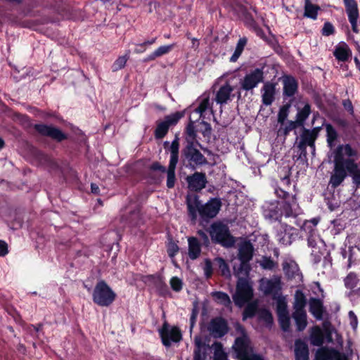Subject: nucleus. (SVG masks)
Returning <instances> with one entry per match:
<instances>
[{"instance_id": "obj_11", "label": "nucleus", "mask_w": 360, "mask_h": 360, "mask_svg": "<svg viewBox=\"0 0 360 360\" xmlns=\"http://www.w3.org/2000/svg\"><path fill=\"white\" fill-rule=\"evenodd\" d=\"M264 79V72L262 69L256 68L246 74L239 82L240 89L246 91L252 90L257 84Z\"/></svg>"}, {"instance_id": "obj_63", "label": "nucleus", "mask_w": 360, "mask_h": 360, "mask_svg": "<svg viewBox=\"0 0 360 360\" xmlns=\"http://www.w3.org/2000/svg\"><path fill=\"white\" fill-rule=\"evenodd\" d=\"M344 108L349 111L351 114L354 113V108L352 101L349 99H346L342 101Z\"/></svg>"}, {"instance_id": "obj_12", "label": "nucleus", "mask_w": 360, "mask_h": 360, "mask_svg": "<svg viewBox=\"0 0 360 360\" xmlns=\"http://www.w3.org/2000/svg\"><path fill=\"white\" fill-rule=\"evenodd\" d=\"M34 128L41 136L49 137L57 142H61L68 139L67 134L53 125L37 124L34 126Z\"/></svg>"}, {"instance_id": "obj_21", "label": "nucleus", "mask_w": 360, "mask_h": 360, "mask_svg": "<svg viewBox=\"0 0 360 360\" xmlns=\"http://www.w3.org/2000/svg\"><path fill=\"white\" fill-rule=\"evenodd\" d=\"M254 248L250 240H245L238 246V258L240 262H250L253 257Z\"/></svg>"}, {"instance_id": "obj_33", "label": "nucleus", "mask_w": 360, "mask_h": 360, "mask_svg": "<svg viewBox=\"0 0 360 360\" xmlns=\"http://www.w3.org/2000/svg\"><path fill=\"white\" fill-rule=\"evenodd\" d=\"M311 113V106L309 103H306L302 109H299L296 115L295 122L300 127H304L305 120Z\"/></svg>"}, {"instance_id": "obj_59", "label": "nucleus", "mask_w": 360, "mask_h": 360, "mask_svg": "<svg viewBox=\"0 0 360 360\" xmlns=\"http://www.w3.org/2000/svg\"><path fill=\"white\" fill-rule=\"evenodd\" d=\"M334 27L330 22H326L324 23L323 27L322 29L323 35L329 36L330 34H333L334 33Z\"/></svg>"}, {"instance_id": "obj_57", "label": "nucleus", "mask_w": 360, "mask_h": 360, "mask_svg": "<svg viewBox=\"0 0 360 360\" xmlns=\"http://www.w3.org/2000/svg\"><path fill=\"white\" fill-rule=\"evenodd\" d=\"M210 105V98L209 97H207L200 102V105L196 109V111L199 112L200 114H202L205 112L207 109L209 108Z\"/></svg>"}, {"instance_id": "obj_16", "label": "nucleus", "mask_w": 360, "mask_h": 360, "mask_svg": "<svg viewBox=\"0 0 360 360\" xmlns=\"http://www.w3.org/2000/svg\"><path fill=\"white\" fill-rule=\"evenodd\" d=\"M260 286L264 295H278L281 290V280L278 276H273L271 279H264L260 281Z\"/></svg>"}, {"instance_id": "obj_5", "label": "nucleus", "mask_w": 360, "mask_h": 360, "mask_svg": "<svg viewBox=\"0 0 360 360\" xmlns=\"http://www.w3.org/2000/svg\"><path fill=\"white\" fill-rule=\"evenodd\" d=\"M233 348L239 360H264L254 353L250 341L245 334L236 339Z\"/></svg>"}, {"instance_id": "obj_52", "label": "nucleus", "mask_w": 360, "mask_h": 360, "mask_svg": "<svg viewBox=\"0 0 360 360\" xmlns=\"http://www.w3.org/2000/svg\"><path fill=\"white\" fill-rule=\"evenodd\" d=\"M326 129L327 133V141L331 145L337 139V131L330 124H326Z\"/></svg>"}, {"instance_id": "obj_46", "label": "nucleus", "mask_w": 360, "mask_h": 360, "mask_svg": "<svg viewBox=\"0 0 360 360\" xmlns=\"http://www.w3.org/2000/svg\"><path fill=\"white\" fill-rule=\"evenodd\" d=\"M343 152L345 155L347 157H353L357 155V152L353 150L349 144H346L345 146L341 145L337 148L336 153L335 155L338 154H342L343 155Z\"/></svg>"}, {"instance_id": "obj_4", "label": "nucleus", "mask_w": 360, "mask_h": 360, "mask_svg": "<svg viewBox=\"0 0 360 360\" xmlns=\"http://www.w3.org/2000/svg\"><path fill=\"white\" fill-rule=\"evenodd\" d=\"M181 160L184 165L195 169L197 167L208 164L206 158L197 149L195 143L186 144L181 150Z\"/></svg>"}, {"instance_id": "obj_19", "label": "nucleus", "mask_w": 360, "mask_h": 360, "mask_svg": "<svg viewBox=\"0 0 360 360\" xmlns=\"http://www.w3.org/2000/svg\"><path fill=\"white\" fill-rule=\"evenodd\" d=\"M279 204L280 202L276 200L265 202L262 205L264 217L270 219L281 221L282 213H280Z\"/></svg>"}, {"instance_id": "obj_51", "label": "nucleus", "mask_w": 360, "mask_h": 360, "mask_svg": "<svg viewBox=\"0 0 360 360\" xmlns=\"http://www.w3.org/2000/svg\"><path fill=\"white\" fill-rule=\"evenodd\" d=\"M333 352V349L329 350L324 347L320 348L316 353V359L317 360H330Z\"/></svg>"}, {"instance_id": "obj_36", "label": "nucleus", "mask_w": 360, "mask_h": 360, "mask_svg": "<svg viewBox=\"0 0 360 360\" xmlns=\"http://www.w3.org/2000/svg\"><path fill=\"white\" fill-rule=\"evenodd\" d=\"M247 41H248V39L246 37L240 38L238 40L236 47V49H235V51L230 58L231 62H236L238 60V58L241 55V53L246 45Z\"/></svg>"}, {"instance_id": "obj_1", "label": "nucleus", "mask_w": 360, "mask_h": 360, "mask_svg": "<svg viewBox=\"0 0 360 360\" xmlns=\"http://www.w3.org/2000/svg\"><path fill=\"white\" fill-rule=\"evenodd\" d=\"M179 138L176 137L169 146L170 160L167 169L159 162H153L149 169L151 171H159L162 174L167 173V186L172 188L176 182L175 169L179 162Z\"/></svg>"}, {"instance_id": "obj_9", "label": "nucleus", "mask_w": 360, "mask_h": 360, "mask_svg": "<svg viewBox=\"0 0 360 360\" xmlns=\"http://www.w3.org/2000/svg\"><path fill=\"white\" fill-rule=\"evenodd\" d=\"M253 295V290L250 285L248 280L243 278L238 280L236 284V290L233 295V300L236 305L241 307L250 300Z\"/></svg>"}, {"instance_id": "obj_14", "label": "nucleus", "mask_w": 360, "mask_h": 360, "mask_svg": "<svg viewBox=\"0 0 360 360\" xmlns=\"http://www.w3.org/2000/svg\"><path fill=\"white\" fill-rule=\"evenodd\" d=\"M186 205L187 207L188 215L193 224H195L198 218V214H200V210L202 207L199 196L195 193H188L186 196Z\"/></svg>"}, {"instance_id": "obj_62", "label": "nucleus", "mask_w": 360, "mask_h": 360, "mask_svg": "<svg viewBox=\"0 0 360 360\" xmlns=\"http://www.w3.org/2000/svg\"><path fill=\"white\" fill-rule=\"evenodd\" d=\"M204 271L206 276L209 278L211 276L212 271V263L209 259L205 260Z\"/></svg>"}, {"instance_id": "obj_34", "label": "nucleus", "mask_w": 360, "mask_h": 360, "mask_svg": "<svg viewBox=\"0 0 360 360\" xmlns=\"http://www.w3.org/2000/svg\"><path fill=\"white\" fill-rule=\"evenodd\" d=\"M348 18H359L358 5L355 0H344Z\"/></svg>"}, {"instance_id": "obj_31", "label": "nucleus", "mask_w": 360, "mask_h": 360, "mask_svg": "<svg viewBox=\"0 0 360 360\" xmlns=\"http://www.w3.org/2000/svg\"><path fill=\"white\" fill-rule=\"evenodd\" d=\"M307 299L304 292L300 290H297L295 293L293 310L306 311Z\"/></svg>"}, {"instance_id": "obj_54", "label": "nucleus", "mask_w": 360, "mask_h": 360, "mask_svg": "<svg viewBox=\"0 0 360 360\" xmlns=\"http://www.w3.org/2000/svg\"><path fill=\"white\" fill-rule=\"evenodd\" d=\"M290 105H283L278 113V122L280 123L281 125H283L284 122L288 117V110H289Z\"/></svg>"}, {"instance_id": "obj_40", "label": "nucleus", "mask_w": 360, "mask_h": 360, "mask_svg": "<svg viewBox=\"0 0 360 360\" xmlns=\"http://www.w3.org/2000/svg\"><path fill=\"white\" fill-rule=\"evenodd\" d=\"M260 266L265 270H274L278 266L276 262L274 261L270 257L264 256L259 262Z\"/></svg>"}, {"instance_id": "obj_55", "label": "nucleus", "mask_w": 360, "mask_h": 360, "mask_svg": "<svg viewBox=\"0 0 360 360\" xmlns=\"http://www.w3.org/2000/svg\"><path fill=\"white\" fill-rule=\"evenodd\" d=\"M179 248L176 243L173 241H170L167 245V253L168 255L172 258L179 252Z\"/></svg>"}, {"instance_id": "obj_18", "label": "nucleus", "mask_w": 360, "mask_h": 360, "mask_svg": "<svg viewBox=\"0 0 360 360\" xmlns=\"http://www.w3.org/2000/svg\"><path fill=\"white\" fill-rule=\"evenodd\" d=\"M162 343L165 346L169 347L171 341L177 342L181 339V334L177 327H173L169 329L168 325L165 323L160 330Z\"/></svg>"}, {"instance_id": "obj_48", "label": "nucleus", "mask_w": 360, "mask_h": 360, "mask_svg": "<svg viewBox=\"0 0 360 360\" xmlns=\"http://www.w3.org/2000/svg\"><path fill=\"white\" fill-rule=\"evenodd\" d=\"M258 317L260 321L265 322L267 326H271L273 323L272 314L268 309H260L258 312Z\"/></svg>"}, {"instance_id": "obj_58", "label": "nucleus", "mask_w": 360, "mask_h": 360, "mask_svg": "<svg viewBox=\"0 0 360 360\" xmlns=\"http://www.w3.org/2000/svg\"><path fill=\"white\" fill-rule=\"evenodd\" d=\"M170 285L174 291H179L182 288V281L177 277H173L170 280Z\"/></svg>"}, {"instance_id": "obj_28", "label": "nucleus", "mask_w": 360, "mask_h": 360, "mask_svg": "<svg viewBox=\"0 0 360 360\" xmlns=\"http://www.w3.org/2000/svg\"><path fill=\"white\" fill-rule=\"evenodd\" d=\"M292 317L295 321L297 330L303 331L307 326V315L306 311H293Z\"/></svg>"}, {"instance_id": "obj_56", "label": "nucleus", "mask_w": 360, "mask_h": 360, "mask_svg": "<svg viewBox=\"0 0 360 360\" xmlns=\"http://www.w3.org/2000/svg\"><path fill=\"white\" fill-rule=\"evenodd\" d=\"M197 234L199 236L198 240L200 244L205 245V247H208L210 245V240L207 233L202 230H198L197 231Z\"/></svg>"}, {"instance_id": "obj_29", "label": "nucleus", "mask_w": 360, "mask_h": 360, "mask_svg": "<svg viewBox=\"0 0 360 360\" xmlns=\"http://www.w3.org/2000/svg\"><path fill=\"white\" fill-rule=\"evenodd\" d=\"M346 169L347 172L352 175L354 182L356 185H360V169L352 159H346Z\"/></svg>"}, {"instance_id": "obj_7", "label": "nucleus", "mask_w": 360, "mask_h": 360, "mask_svg": "<svg viewBox=\"0 0 360 360\" xmlns=\"http://www.w3.org/2000/svg\"><path fill=\"white\" fill-rule=\"evenodd\" d=\"M277 195L282 198L283 200L280 202V213H282V217L285 218H296L297 214L296 212L295 207L297 206L295 195L290 194L288 192L279 188L276 190Z\"/></svg>"}, {"instance_id": "obj_45", "label": "nucleus", "mask_w": 360, "mask_h": 360, "mask_svg": "<svg viewBox=\"0 0 360 360\" xmlns=\"http://www.w3.org/2000/svg\"><path fill=\"white\" fill-rule=\"evenodd\" d=\"M212 297L220 304L226 307L229 306L231 303L229 296L225 292H212Z\"/></svg>"}, {"instance_id": "obj_17", "label": "nucleus", "mask_w": 360, "mask_h": 360, "mask_svg": "<svg viewBox=\"0 0 360 360\" xmlns=\"http://www.w3.org/2000/svg\"><path fill=\"white\" fill-rule=\"evenodd\" d=\"M189 190L195 192H200L205 188L207 183L205 173L195 172L186 178Z\"/></svg>"}, {"instance_id": "obj_64", "label": "nucleus", "mask_w": 360, "mask_h": 360, "mask_svg": "<svg viewBox=\"0 0 360 360\" xmlns=\"http://www.w3.org/2000/svg\"><path fill=\"white\" fill-rule=\"evenodd\" d=\"M330 360H346V357L338 351L333 349Z\"/></svg>"}, {"instance_id": "obj_13", "label": "nucleus", "mask_w": 360, "mask_h": 360, "mask_svg": "<svg viewBox=\"0 0 360 360\" xmlns=\"http://www.w3.org/2000/svg\"><path fill=\"white\" fill-rule=\"evenodd\" d=\"M221 205L220 198H211L205 205H202L199 214L200 218L205 221H208L215 217L219 213Z\"/></svg>"}, {"instance_id": "obj_32", "label": "nucleus", "mask_w": 360, "mask_h": 360, "mask_svg": "<svg viewBox=\"0 0 360 360\" xmlns=\"http://www.w3.org/2000/svg\"><path fill=\"white\" fill-rule=\"evenodd\" d=\"M251 270L249 262H240V264L238 268L233 267V274L238 278V280L245 278L248 279Z\"/></svg>"}, {"instance_id": "obj_23", "label": "nucleus", "mask_w": 360, "mask_h": 360, "mask_svg": "<svg viewBox=\"0 0 360 360\" xmlns=\"http://www.w3.org/2000/svg\"><path fill=\"white\" fill-rule=\"evenodd\" d=\"M283 83V96L286 97H292L297 92L298 82L290 75L284 76Z\"/></svg>"}, {"instance_id": "obj_39", "label": "nucleus", "mask_w": 360, "mask_h": 360, "mask_svg": "<svg viewBox=\"0 0 360 360\" xmlns=\"http://www.w3.org/2000/svg\"><path fill=\"white\" fill-rule=\"evenodd\" d=\"M319 9V7L318 6L313 5L310 3L309 0H306L304 6V16L312 19H316Z\"/></svg>"}, {"instance_id": "obj_50", "label": "nucleus", "mask_w": 360, "mask_h": 360, "mask_svg": "<svg viewBox=\"0 0 360 360\" xmlns=\"http://www.w3.org/2000/svg\"><path fill=\"white\" fill-rule=\"evenodd\" d=\"M257 311V304L256 302H251L248 304L243 311V319L247 318L253 317Z\"/></svg>"}, {"instance_id": "obj_3", "label": "nucleus", "mask_w": 360, "mask_h": 360, "mask_svg": "<svg viewBox=\"0 0 360 360\" xmlns=\"http://www.w3.org/2000/svg\"><path fill=\"white\" fill-rule=\"evenodd\" d=\"M321 129V127H317L312 129H308L304 127L302 128V132L300 136L296 139L295 145L300 151L299 158H307V147L309 146L312 153L315 152V141L319 136V134Z\"/></svg>"}, {"instance_id": "obj_43", "label": "nucleus", "mask_w": 360, "mask_h": 360, "mask_svg": "<svg viewBox=\"0 0 360 360\" xmlns=\"http://www.w3.org/2000/svg\"><path fill=\"white\" fill-rule=\"evenodd\" d=\"M278 322L283 331H289L290 328V318L289 312L278 314Z\"/></svg>"}, {"instance_id": "obj_26", "label": "nucleus", "mask_w": 360, "mask_h": 360, "mask_svg": "<svg viewBox=\"0 0 360 360\" xmlns=\"http://www.w3.org/2000/svg\"><path fill=\"white\" fill-rule=\"evenodd\" d=\"M188 255L191 259L194 260L198 258L201 253V245L198 238L196 237H189L188 238Z\"/></svg>"}, {"instance_id": "obj_6", "label": "nucleus", "mask_w": 360, "mask_h": 360, "mask_svg": "<svg viewBox=\"0 0 360 360\" xmlns=\"http://www.w3.org/2000/svg\"><path fill=\"white\" fill-rule=\"evenodd\" d=\"M115 298L116 293L104 281L97 283L93 292V300L96 304L101 307H108Z\"/></svg>"}, {"instance_id": "obj_37", "label": "nucleus", "mask_w": 360, "mask_h": 360, "mask_svg": "<svg viewBox=\"0 0 360 360\" xmlns=\"http://www.w3.org/2000/svg\"><path fill=\"white\" fill-rule=\"evenodd\" d=\"M212 348L214 349V360H226L227 355L223 350V346L221 342H214Z\"/></svg>"}, {"instance_id": "obj_61", "label": "nucleus", "mask_w": 360, "mask_h": 360, "mask_svg": "<svg viewBox=\"0 0 360 360\" xmlns=\"http://www.w3.org/2000/svg\"><path fill=\"white\" fill-rule=\"evenodd\" d=\"M201 124L204 126V129L202 131L204 136H210L212 133L211 125L206 121L202 120Z\"/></svg>"}, {"instance_id": "obj_60", "label": "nucleus", "mask_w": 360, "mask_h": 360, "mask_svg": "<svg viewBox=\"0 0 360 360\" xmlns=\"http://www.w3.org/2000/svg\"><path fill=\"white\" fill-rule=\"evenodd\" d=\"M127 59L128 58H127V56L119 57L115 62V64H114L115 70H117L124 68L127 61Z\"/></svg>"}, {"instance_id": "obj_41", "label": "nucleus", "mask_w": 360, "mask_h": 360, "mask_svg": "<svg viewBox=\"0 0 360 360\" xmlns=\"http://www.w3.org/2000/svg\"><path fill=\"white\" fill-rule=\"evenodd\" d=\"M215 262L219 266L221 274L226 278H230L231 272L226 261L221 257H217L215 259Z\"/></svg>"}, {"instance_id": "obj_8", "label": "nucleus", "mask_w": 360, "mask_h": 360, "mask_svg": "<svg viewBox=\"0 0 360 360\" xmlns=\"http://www.w3.org/2000/svg\"><path fill=\"white\" fill-rule=\"evenodd\" d=\"M346 159L342 154L334 157V169L331 173L329 185L335 188L339 186L347 177Z\"/></svg>"}, {"instance_id": "obj_53", "label": "nucleus", "mask_w": 360, "mask_h": 360, "mask_svg": "<svg viewBox=\"0 0 360 360\" xmlns=\"http://www.w3.org/2000/svg\"><path fill=\"white\" fill-rule=\"evenodd\" d=\"M358 281L356 275L354 273H350L345 279V286L349 289H353L356 287Z\"/></svg>"}, {"instance_id": "obj_38", "label": "nucleus", "mask_w": 360, "mask_h": 360, "mask_svg": "<svg viewBox=\"0 0 360 360\" xmlns=\"http://www.w3.org/2000/svg\"><path fill=\"white\" fill-rule=\"evenodd\" d=\"M333 54L338 60L346 61L349 57L350 51L347 46H338L335 49Z\"/></svg>"}, {"instance_id": "obj_47", "label": "nucleus", "mask_w": 360, "mask_h": 360, "mask_svg": "<svg viewBox=\"0 0 360 360\" xmlns=\"http://www.w3.org/2000/svg\"><path fill=\"white\" fill-rule=\"evenodd\" d=\"M297 269V265L293 262H288L285 261L283 263V270L285 276L288 278H293Z\"/></svg>"}, {"instance_id": "obj_10", "label": "nucleus", "mask_w": 360, "mask_h": 360, "mask_svg": "<svg viewBox=\"0 0 360 360\" xmlns=\"http://www.w3.org/2000/svg\"><path fill=\"white\" fill-rule=\"evenodd\" d=\"M184 116L181 112H176L175 113L167 115L163 121L160 122L157 124L154 135L155 139H161L166 136L171 126L176 124L179 120Z\"/></svg>"}, {"instance_id": "obj_20", "label": "nucleus", "mask_w": 360, "mask_h": 360, "mask_svg": "<svg viewBox=\"0 0 360 360\" xmlns=\"http://www.w3.org/2000/svg\"><path fill=\"white\" fill-rule=\"evenodd\" d=\"M233 91V87L229 82H226L216 92L214 101L221 105L226 104L231 98L234 97Z\"/></svg>"}, {"instance_id": "obj_44", "label": "nucleus", "mask_w": 360, "mask_h": 360, "mask_svg": "<svg viewBox=\"0 0 360 360\" xmlns=\"http://www.w3.org/2000/svg\"><path fill=\"white\" fill-rule=\"evenodd\" d=\"M173 46L174 45H168L159 47L150 56H148L146 60H153L158 57L167 53L169 51H170Z\"/></svg>"}, {"instance_id": "obj_27", "label": "nucleus", "mask_w": 360, "mask_h": 360, "mask_svg": "<svg viewBox=\"0 0 360 360\" xmlns=\"http://www.w3.org/2000/svg\"><path fill=\"white\" fill-rule=\"evenodd\" d=\"M195 349L193 352V360H205L206 351L202 338L200 336H195L194 338Z\"/></svg>"}, {"instance_id": "obj_2", "label": "nucleus", "mask_w": 360, "mask_h": 360, "mask_svg": "<svg viewBox=\"0 0 360 360\" xmlns=\"http://www.w3.org/2000/svg\"><path fill=\"white\" fill-rule=\"evenodd\" d=\"M209 233L213 243L225 248H231L236 244V238L231 235L229 226L221 221L213 222L210 226Z\"/></svg>"}, {"instance_id": "obj_25", "label": "nucleus", "mask_w": 360, "mask_h": 360, "mask_svg": "<svg viewBox=\"0 0 360 360\" xmlns=\"http://www.w3.org/2000/svg\"><path fill=\"white\" fill-rule=\"evenodd\" d=\"M294 352L295 360H309V347L302 340L297 339L295 340Z\"/></svg>"}, {"instance_id": "obj_42", "label": "nucleus", "mask_w": 360, "mask_h": 360, "mask_svg": "<svg viewBox=\"0 0 360 360\" xmlns=\"http://www.w3.org/2000/svg\"><path fill=\"white\" fill-rule=\"evenodd\" d=\"M300 127L295 121H288L285 127H281L278 129L277 134L278 136H287L289 132L297 127Z\"/></svg>"}, {"instance_id": "obj_24", "label": "nucleus", "mask_w": 360, "mask_h": 360, "mask_svg": "<svg viewBox=\"0 0 360 360\" xmlns=\"http://www.w3.org/2000/svg\"><path fill=\"white\" fill-rule=\"evenodd\" d=\"M262 103L265 105H270L275 99L276 86L275 84L267 82L262 89Z\"/></svg>"}, {"instance_id": "obj_22", "label": "nucleus", "mask_w": 360, "mask_h": 360, "mask_svg": "<svg viewBox=\"0 0 360 360\" xmlns=\"http://www.w3.org/2000/svg\"><path fill=\"white\" fill-rule=\"evenodd\" d=\"M309 311L316 319L322 320L326 312L323 301L321 299L311 297L309 300Z\"/></svg>"}, {"instance_id": "obj_15", "label": "nucleus", "mask_w": 360, "mask_h": 360, "mask_svg": "<svg viewBox=\"0 0 360 360\" xmlns=\"http://www.w3.org/2000/svg\"><path fill=\"white\" fill-rule=\"evenodd\" d=\"M207 330L213 338H220L229 331L227 321L221 317L214 318L210 321Z\"/></svg>"}, {"instance_id": "obj_35", "label": "nucleus", "mask_w": 360, "mask_h": 360, "mask_svg": "<svg viewBox=\"0 0 360 360\" xmlns=\"http://www.w3.org/2000/svg\"><path fill=\"white\" fill-rule=\"evenodd\" d=\"M311 344L314 346H321L323 343V336L319 327L316 326L310 336Z\"/></svg>"}, {"instance_id": "obj_49", "label": "nucleus", "mask_w": 360, "mask_h": 360, "mask_svg": "<svg viewBox=\"0 0 360 360\" xmlns=\"http://www.w3.org/2000/svg\"><path fill=\"white\" fill-rule=\"evenodd\" d=\"M276 312L277 314L288 313L287 302L283 296L276 298Z\"/></svg>"}, {"instance_id": "obj_30", "label": "nucleus", "mask_w": 360, "mask_h": 360, "mask_svg": "<svg viewBox=\"0 0 360 360\" xmlns=\"http://www.w3.org/2000/svg\"><path fill=\"white\" fill-rule=\"evenodd\" d=\"M197 131L193 121H190L187 124L185 131V141L186 144L196 143L200 146V143L196 139Z\"/></svg>"}]
</instances>
